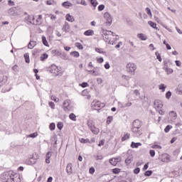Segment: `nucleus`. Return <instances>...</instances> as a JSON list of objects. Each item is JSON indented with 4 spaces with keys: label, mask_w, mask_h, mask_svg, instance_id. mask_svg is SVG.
Segmentation results:
<instances>
[{
    "label": "nucleus",
    "mask_w": 182,
    "mask_h": 182,
    "mask_svg": "<svg viewBox=\"0 0 182 182\" xmlns=\"http://www.w3.org/2000/svg\"><path fill=\"white\" fill-rule=\"evenodd\" d=\"M152 149H161V146L160 145H154Z\"/></svg>",
    "instance_id": "obj_64"
},
{
    "label": "nucleus",
    "mask_w": 182,
    "mask_h": 182,
    "mask_svg": "<svg viewBox=\"0 0 182 182\" xmlns=\"http://www.w3.org/2000/svg\"><path fill=\"white\" fill-rule=\"evenodd\" d=\"M51 100H53V102H55V103H58V102H59V98L52 95Z\"/></svg>",
    "instance_id": "obj_45"
},
{
    "label": "nucleus",
    "mask_w": 182,
    "mask_h": 182,
    "mask_svg": "<svg viewBox=\"0 0 182 182\" xmlns=\"http://www.w3.org/2000/svg\"><path fill=\"white\" fill-rule=\"evenodd\" d=\"M26 21H27V22H29V23H31V25H35V17H33V16H28L26 18Z\"/></svg>",
    "instance_id": "obj_11"
},
{
    "label": "nucleus",
    "mask_w": 182,
    "mask_h": 182,
    "mask_svg": "<svg viewBox=\"0 0 182 182\" xmlns=\"http://www.w3.org/2000/svg\"><path fill=\"white\" fill-rule=\"evenodd\" d=\"M27 137H31V139H35V137H38V132H34L33 134L27 135Z\"/></svg>",
    "instance_id": "obj_29"
},
{
    "label": "nucleus",
    "mask_w": 182,
    "mask_h": 182,
    "mask_svg": "<svg viewBox=\"0 0 182 182\" xmlns=\"http://www.w3.org/2000/svg\"><path fill=\"white\" fill-rule=\"evenodd\" d=\"M85 36H93L95 35V31L93 30H87L84 32Z\"/></svg>",
    "instance_id": "obj_16"
},
{
    "label": "nucleus",
    "mask_w": 182,
    "mask_h": 182,
    "mask_svg": "<svg viewBox=\"0 0 182 182\" xmlns=\"http://www.w3.org/2000/svg\"><path fill=\"white\" fill-rule=\"evenodd\" d=\"M173 129V126L171 125H167L166 128L164 129L165 133H168L170 132V129Z\"/></svg>",
    "instance_id": "obj_31"
},
{
    "label": "nucleus",
    "mask_w": 182,
    "mask_h": 182,
    "mask_svg": "<svg viewBox=\"0 0 182 182\" xmlns=\"http://www.w3.org/2000/svg\"><path fill=\"white\" fill-rule=\"evenodd\" d=\"M132 161H133L132 156H129L125 159V163H126V164H127V166H129V164H130V163H132Z\"/></svg>",
    "instance_id": "obj_23"
},
{
    "label": "nucleus",
    "mask_w": 182,
    "mask_h": 182,
    "mask_svg": "<svg viewBox=\"0 0 182 182\" xmlns=\"http://www.w3.org/2000/svg\"><path fill=\"white\" fill-rule=\"evenodd\" d=\"M24 58H25V60H26V63H29L30 60H29V53H25L24 54Z\"/></svg>",
    "instance_id": "obj_32"
},
{
    "label": "nucleus",
    "mask_w": 182,
    "mask_h": 182,
    "mask_svg": "<svg viewBox=\"0 0 182 182\" xmlns=\"http://www.w3.org/2000/svg\"><path fill=\"white\" fill-rule=\"evenodd\" d=\"M79 141H80V143H83V144H85V143H90V141L89 139H85L83 138H81V139H79Z\"/></svg>",
    "instance_id": "obj_34"
},
{
    "label": "nucleus",
    "mask_w": 182,
    "mask_h": 182,
    "mask_svg": "<svg viewBox=\"0 0 182 182\" xmlns=\"http://www.w3.org/2000/svg\"><path fill=\"white\" fill-rule=\"evenodd\" d=\"M148 168H149V162L146 163V164L144 166L142 170H143V171H146V170H147Z\"/></svg>",
    "instance_id": "obj_53"
},
{
    "label": "nucleus",
    "mask_w": 182,
    "mask_h": 182,
    "mask_svg": "<svg viewBox=\"0 0 182 182\" xmlns=\"http://www.w3.org/2000/svg\"><path fill=\"white\" fill-rule=\"evenodd\" d=\"M48 105L51 109H55V103L53 102H50Z\"/></svg>",
    "instance_id": "obj_55"
},
{
    "label": "nucleus",
    "mask_w": 182,
    "mask_h": 182,
    "mask_svg": "<svg viewBox=\"0 0 182 182\" xmlns=\"http://www.w3.org/2000/svg\"><path fill=\"white\" fill-rule=\"evenodd\" d=\"M166 68H168V63L167 62V60H164L163 69H166Z\"/></svg>",
    "instance_id": "obj_49"
},
{
    "label": "nucleus",
    "mask_w": 182,
    "mask_h": 182,
    "mask_svg": "<svg viewBox=\"0 0 182 182\" xmlns=\"http://www.w3.org/2000/svg\"><path fill=\"white\" fill-rule=\"evenodd\" d=\"M95 50L98 53H102L105 54V51H103V49L102 48H96Z\"/></svg>",
    "instance_id": "obj_48"
},
{
    "label": "nucleus",
    "mask_w": 182,
    "mask_h": 182,
    "mask_svg": "<svg viewBox=\"0 0 182 182\" xmlns=\"http://www.w3.org/2000/svg\"><path fill=\"white\" fill-rule=\"evenodd\" d=\"M57 127L59 129V130H62V129H63V124L62 122H58Z\"/></svg>",
    "instance_id": "obj_43"
},
{
    "label": "nucleus",
    "mask_w": 182,
    "mask_h": 182,
    "mask_svg": "<svg viewBox=\"0 0 182 182\" xmlns=\"http://www.w3.org/2000/svg\"><path fill=\"white\" fill-rule=\"evenodd\" d=\"M132 132L134 133V136L136 137H139V136H141L143 132H141V129L140 128H132Z\"/></svg>",
    "instance_id": "obj_7"
},
{
    "label": "nucleus",
    "mask_w": 182,
    "mask_h": 182,
    "mask_svg": "<svg viewBox=\"0 0 182 182\" xmlns=\"http://www.w3.org/2000/svg\"><path fill=\"white\" fill-rule=\"evenodd\" d=\"M8 4L9 5V6H14V5H15V3L11 0H9Z\"/></svg>",
    "instance_id": "obj_60"
},
{
    "label": "nucleus",
    "mask_w": 182,
    "mask_h": 182,
    "mask_svg": "<svg viewBox=\"0 0 182 182\" xmlns=\"http://www.w3.org/2000/svg\"><path fill=\"white\" fill-rule=\"evenodd\" d=\"M169 116L172 117V120H176V119H177V113L176 112V111H171L169 112Z\"/></svg>",
    "instance_id": "obj_20"
},
{
    "label": "nucleus",
    "mask_w": 182,
    "mask_h": 182,
    "mask_svg": "<svg viewBox=\"0 0 182 182\" xmlns=\"http://www.w3.org/2000/svg\"><path fill=\"white\" fill-rule=\"evenodd\" d=\"M46 159H50V157H52V152L48 151V152L46 154Z\"/></svg>",
    "instance_id": "obj_56"
},
{
    "label": "nucleus",
    "mask_w": 182,
    "mask_h": 182,
    "mask_svg": "<svg viewBox=\"0 0 182 182\" xmlns=\"http://www.w3.org/2000/svg\"><path fill=\"white\" fill-rule=\"evenodd\" d=\"M154 106L156 109H163V101L156 100L154 102Z\"/></svg>",
    "instance_id": "obj_8"
},
{
    "label": "nucleus",
    "mask_w": 182,
    "mask_h": 182,
    "mask_svg": "<svg viewBox=\"0 0 182 182\" xmlns=\"http://www.w3.org/2000/svg\"><path fill=\"white\" fill-rule=\"evenodd\" d=\"M65 18L68 22H75V18L69 14L65 16Z\"/></svg>",
    "instance_id": "obj_19"
},
{
    "label": "nucleus",
    "mask_w": 182,
    "mask_h": 182,
    "mask_svg": "<svg viewBox=\"0 0 182 182\" xmlns=\"http://www.w3.org/2000/svg\"><path fill=\"white\" fill-rule=\"evenodd\" d=\"M63 109L65 112H72L73 107L70 105V100H65L63 104Z\"/></svg>",
    "instance_id": "obj_3"
},
{
    "label": "nucleus",
    "mask_w": 182,
    "mask_h": 182,
    "mask_svg": "<svg viewBox=\"0 0 182 182\" xmlns=\"http://www.w3.org/2000/svg\"><path fill=\"white\" fill-rule=\"evenodd\" d=\"M136 69H137V67L136 66V64L133 63H129L127 65V70L129 73H134Z\"/></svg>",
    "instance_id": "obj_5"
},
{
    "label": "nucleus",
    "mask_w": 182,
    "mask_h": 182,
    "mask_svg": "<svg viewBox=\"0 0 182 182\" xmlns=\"http://www.w3.org/2000/svg\"><path fill=\"white\" fill-rule=\"evenodd\" d=\"M103 58H97V62H98V63H103Z\"/></svg>",
    "instance_id": "obj_57"
},
{
    "label": "nucleus",
    "mask_w": 182,
    "mask_h": 182,
    "mask_svg": "<svg viewBox=\"0 0 182 182\" xmlns=\"http://www.w3.org/2000/svg\"><path fill=\"white\" fill-rule=\"evenodd\" d=\"M70 29V26H69V24L68 23L64 24L63 27V31H64V32H69Z\"/></svg>",
    "instance_id": "obj_24"
},
{
    "label": "nucleus",
    "mask_w": 182,
    "mask_h": 182,
    "mask_svg": "<svg viewBox=\"0 0 182 182\" xmlns=\"http://www.w3.org/2000/svg\"><path fill=\"white\" fill-rule=\"evenodd\" d=\"M130 139V134L127 133L124 134V136H122V141H126V140Z\"/></svg>",
    "instance_id": "obj_26"
},
{
    "label": "nucleus",
    "mask_w": 182,
    "mask_h": 182,
    "mask_svg": "<svg viewBox=\"0 0 182 182\" xmlns=\"http://www.w3.org/2000/svg\"><path fill=\"white\" fill-rule=\"evenodd\" d=\"M87 126L90 129V130L94 134H99V129L96 128L95 126V122H93L92 120L88 119L87 122Z\"/></svg>",
    "instance_id": "obj_2"
},
{
    "label": "nucleus",
    "mask_w": 182,
    "mask_h": 182,
    "mask_svg": "<svg viewBox=\"0 0 182 182\" xmlns=\"http://www.w3.org/2000/svg\"><path fill=\"white\" fill-rule=\"evenodd\" d=\"M148 24L149 25V26H151V28H153L154 29H156V31H160V29H159V28H157V24L151 21H148Z\"/></svg>",
    "instance_id": "obj_15"
},
{
    "label": "nucleus",
    "mask_w": 182,
    "mask_h": 182,
    "mask_svg": "<svg viewBox=\"0 0 182 182\" xmlns=\"http://www.w3.org/2000/svg\"><path fill=\"white\" fill-rule=\"evenodd\" d=\"M141 146V143H140V142H136H136L132 141V144H131V147L132 149H138L139 146Z\"/></svg>",
    "instance_id": "obj_17"
},
{
    "label": "nucleus",
    "mask_w": 182,
    "mask_h": 182,
    "mask_svg": "<svg viewBox=\"0 0 182 182\" xmlns=\"http://www.w3.org/2000/svg\"><path fill=\"white\" fill-rule=\"evenodd\" d=\"M55 127L56 125H55V123L50 124L49 129L50 130H51V132H53V130H55Z\"/></svg>",
    "instance_id": "obj_38"
},
{
    "label": "nucleus",
    "mask_w": 182,
    "mask_h": 182,
    "mask_svg": "<svg viewBox=\"0 0 182 182\" xmlns=\"http://www.w3.org/2000/svg\"><path fill=\"white\" fill-rule=\"evenodd\" d=\"M149 154H150L151 157H154L156 156V151L153 149H151L149 151Z\"/></svg>",
    "instance_id": "obj_44"
},
{
    "label": "nucleus",
    "mask_w": 182,
    "mask_h": 182,
    "mask_svg": "<svg viewBox=\"0 0 182 182\" xmlns=\"http://www.w3.org/2000/svg\"><path fill=\"white\" fill-rule=\"evenodd\" d=\"M50 72L51 73H58L59 72V68L56 66L55 64L52 65L50 67Z\"/></svg>",
    "instance_id": "obj_12"
},
{
    "label": "nucleus",
    "mask_w": 182,
    "mask_h": 182,
    "mask_svg": "<svg viewBox=\"0 0 182 182\" xmlns=\"http://www.w3.org/2000/svg\"><path fill=\"white\" fill-rule=\"evenodd\" d=\"M91 4L92 6H94L95 7L97 6V0H91Z\"/></svg>",
    "instance_id": "obj_46"
},
{
    "label": "nucleus",
    "mask_w": 182,
    "mask_h": 182,
    "mask_svg": "<svg viewBox=\"0 0 182 182\" xmlns=\"http://www.w3.org/2000/svg\"><path fill=\"white\" fill-rule=\"evenodd\" d=\"M70 55H72V56H74V58H79L80 56L79 52L77 51L71 52Z\"/></svg>",
    "instance_id": "obj_30"
},
{
    "label": "nucleus",
    "mask_w": 182,
    "mask_h": 182,
    "mask_svg": "<svg viewBox=\"0 0 182 182\" xmlns=\"http://www.w3.org/2000/svg\"><path fill=\"white\" fill-rule=\"evenodd\" d=\"M166 87H167V86H166V85L161 84L159 85V90H161V92H165L166 91Z\"/></svg>",
    "instance_id": "obj_28"
},
{
    "label": "nucleus",
    "mask_w": 182,
    "mask_h": 182,
    "mask_svg": "<svg viewBox=\"0 0 182 182\" xmlns=\"http://www.w3.org/2000/svg\"><path fill=\"white\" fill-rule=\"evenodd\" d=\"M42 42L45 46L49 47V43H48V40H46V37L45 36H43L42 37Z\"/></svg>",
    "instance_id": "obj_25"
},
{
    "label": "nucleus",
    "mask_w": 182,
    "mask_h": 182,
    "mask_svg": "<svg viewBox=\"0 0 182 182\" xmlns=\"http://www.w3.org/2000/svg\"><path fill=\"white\" fill-rule=\"evenodd\" d=\"M175 63H176V66H178V67L181 66V60H176L175 61Z\"/></svg>",
    "instance_id": "obj_58"
},
{
    "label": "nucleus",
    "mask_w": 182,
    "mask_h": 182,
    "mask_svg": "<svg viewBox=\"0 0 182 182\" xmlns=\"http://www.w3.org/2000/svg\"><path fill=\"white\" fill-rule=\"evenodd\" d=\"M120 107H129L132 105V102H128L122 106V104L119 103Z\"/></svg>",
    "instance_id": "obj_40"
},
{
    "label": "nucleus",
    "mask_w": 182,
    "mask_h": 182,
    "mask_svg": "<svg viewBox=\"0 0 182 182\" xmlns=\"http://www.w3.org/2000/svg\"><path fill=\"white\" fill-rule=\"evenodd\" d=\"M12 70H14V72H18V65H14L12 68Z\"/></svg>",
    "instance_id": "obj_63"
},
{
    "label": "nucleus",
    "mask_w": 182,
    "mask_h": 182,
    "mask_svg": "<svg viewBox=\"0 0 182 182\" xmlns=\"http://www.w3.org/2000/svg\"><path fill=\"white\" fill-rule=\"evenodd\" d=\"M146 11L147 15H149V16H153V14H151V10L150 9V8L149 7L146 8Z\"/></svg>",
    "instance_id": "obj_41"
},
{
    "label": "nucleus",
    "mask_w": 182,
    "mask_h": 182,
    "mask_svg": "<svg viewBox=\"0 0 182 182\" xmlns=\"http://www.w3.org/2000/svg\"><path fill=\"white\" fill-rule=\"evenodd\" d=\"M122 79L127 82L129 80V79H130V77L127 76V75H122Z\"/></svg>",
    "instance_id": "obj_59"
},
{
    "label": "nucleus",
    "mask_w": 182,
    "mask_h": 182,
    "mask_svg": "<svg viewBox=\"0 0 182 182\" xmlns=\"http://www.w3.org/2000/svg\"><path fill=\"white\" fill-rule=\"evenodd\" d=\"M36 46V41H31L28 43V49H33Z\"/></svg>",
    "instance_id": "obj_18"
},
{
    "label": "nucleus",
    "mask_w": 182,
    "mask_h": 182,
    "mask_svg": "<svg viewBox=\"0 0 182 182\" xmlns=\"http://www.w3.org/2000/svg\"><path fill=\"white\" fill-rule=\"evenodd\" d=\"M104 18H105V19H106L107 23H109V25H110V23H112V16H110V14L105 13Z\"/></svg>",
    "instance_id": "obj_10"
},
{
    "label": "nucleus",
    "mask_w": 182,
    "mask_h": 182,
    "mask_svg": "<svg viewBox=\"0 0 182 182\" xmlns=\"http://www.w3.org/2000/svg\"><path fill=\"white\" fill-rule=\"evenodd\" d=\"M139 173H140V168H136L135 169H134V174H139Z\"/></svg>",
    "instance_id": "obj_52"
},
{
    "label": "nucleus",
    "mask_w": 182,
    "mask_h": 182,
    "mask_svg": "<svg viewBox=\"0 0 182 182\" xmlns=\"http://www.w3.org/2000/svg\"><path fill=\"white\" fill-rule=\"evenodd\" d=\"M164 70H165L166 75H171V73H173L174 72V70L170 68H164Z\"/></svg>",
    "instance_id": "obj_22"
},
{
    "label": "nucleus",
    "mask_w": 182,
    "mask_h": 182,
    "mask_svg": "<svg viewBox=\"0 0 182 182\" xmlns=\"http://www.w3.org/2000/svg\"><path fill=\"white\" fill-rule=\"evenodd\" d=\"M134 95L135 96V99H137V97H140V92H139V90H135L134 91Z\"/></svg>",
    "instance_id": "obj_36"
},
{
    "label": "nucleus",
    "mask_w": 182,
    "mask_h": 182,
    "mask_svg": "<svg viewBox=\"0 0 182 182\" xmlns=\"http://www.w3.org/2000/svg\"><path fill=\"white\" fill-rule=\"evenodd\" d=\"M72 167H73L72 164H68L66 166V171H67V174H68V176H70V174H72V173H73Z\"/></svg>",
    "instance_id": "obj_13"
},
{
    "label": "nucleus",
    "mask_w": 182,
    "mask_h": 182,
    "mask_svg": "<svg viewBox=\"0 0 182 182\" xmlns=\"http://www.w3.org/2000/svg\"><path fill=\"white\" fill-rule=\"evenodd\" d=\"M90 173L94 174L95 173V168L92 167L90 168Z\"/></svg>",
    "instance_id": "obj_62"
},
{
    "label": "nucleus",
    "mask_w": 182,
    "mask_h": 182,
    "mask_svg": "<svg viewBox=\"0 0 182 182\" xmlns=\"http://www.w3.org/2000/svg\"><path fill=\"white\" fill-rule=\"evenodd\" d=\"M155 55L156 56V59H158L159 62H161L162 59H161V55H160V53H159V52L156 51L155 53Z\"/></svg>",
    "instance_id": "obj_35"
},
{
    "label": "nucleus",
    "mask_w": 182,
    "mask_h": 182,
    "mask_svg": "<svg viewBox=\"0 0 182 182\" xmlns=\"http://www.w3.org/2000/svg\"><path fill=\"white\" fill-rule=\"evenodd\" d=\"M113 122V117H108L107 119V124H110Z\"/></svg>",
    "instance_id": "obj_39"
},
{
    "label": "nucleus",
    "mask_w": 182,
    "mask_h": 182,
    "mask_svg": "<svg viewBox=\"0 0 182 182\" xmlns=\"http://www.w3.org/2000/svg\"><path fill=\"white\" fill-rule=\"evenodd\" d=\"M40 59L41 60H45V59H48V54L43 53V55H41Z\"/></svg>",
    "instance_id": "obj_37"
},
{
    "label": "nucleus",
    "mask_w": 182,
    "mask_h": 182,
    "mask_svg": "<svg viewBox=\"0 0 182 182\" xmlns=\"http://www.w3.org/2000/svg\"><path fill=\"white\" fill-rule=\"evenodd\" d=\"M119 172H120V168H114V174H119Z\"/></svg>",
    "instance_id": "obj_61"
},
{
    "label": "nucleus",
    "mask_w": 182,
    "mask_h": 182,
    "mask_svg": "<svg viewBox=\"0 0 182 182\" xmlns=\"http://www.w3.org/2000/svg\"><path fill=\"white\" fill-rule=\"evenodd\" d=\"M69 117L70 120H73V122H76V115L74 113L70 114Z\"/></svg>",
    "instance_id": "obj_27"
},
{
    "label": "nucleus",
    "mask_w": 182,
    "mask_h": 182,
    "mask_svg": "<svg viewBox=\"0 0 182 182\" xmlns=\"http://www.w3.org/2000/svg\"><path fill=\"white\" fill-rule=\"evenodd\" d=\"M141 127V122L139 119H135L132 124V128L140 129Z\"/></svg>",
    "instance_id": "obj_9"
},
{
    "label": "nucleus",
    "mask_w": 182,
    "mask_h": 182,
    "mask_svg": "<svg viewBox=\"0 0 182 182\" xmlns=\"http://www.w3.org/2000/svg\"><path fill=\"white\" fill-rule=\"evenodd\" d=\"M75 46L78 49H83V46L80 43H75Z\"/></svg>",
    "instance_id": "obj_42"
},
{
    "label": "nucleus",
    "mask_w": 182,
    "mask_h": 182,
    "mask_svg": "<svg viewBox=\"0 0 182 182\" xmlns=\"http://www.w3.org/2000/svg\"><path fill=\"white\" fill-rule=\"evenodd\" d=\"M162 163H168L170 161V155L168 154H164L161 155L159 158Z\"/></svg>",
    "instance_id": "obj_6"
},
{
    "label": "nucleus",
    "mask_w": 182,
    "mask_h": 182,
    "mask_svg": "<svg viewBox=\"0 0 182 182\" xmlns=\"http://www.w3.org/2000/svg\"><path fill=\"white\" fill-rule=\"evenodd\" d=\"M80 86H81V87H87V86H89V84L87 82H82L81 84H79Z\"/></svg>",
    "instance_id": "obj_47"
},
{
    "label": "nucleus",
    "mask_w": 182,
    "mask_h": 182,
    "mask_svg": "<svg viewBox=\"0 0 182 182\" xmlns=\"http://www.w3.org/2000/svg\"><path fill=\"white\" fill-rule=\"evenodd\" d=\"M1 180L3 182H21V175L9 171L1 175Z\"/></svg>",
    "instance_id": "obj_1"
},
{
    "label": "nucleus",
    "mask_w": 182,
    "mask_h": 182,
    "mask_svg": "<svg viewBox=\"0 0 182 182\" xmlns=\"http://www.w3.org/2000/svg\"><path fill=\"white\" fill-rule=\"evenodd\" d=\"M137 38H139V39H140L141 41H147V36H146V35L143 33H139L137 35Z\"/></svg>",
    "instance_id": "obj_21"
},
{
    "label": "nucleus",
    "mask_w": 182,
    "mask_h": 182,
    "mask_svg": "<svg viewBox=\"0 0 182 182\" xmlns=\"http://www.w3.org/2000/svg\"><path fill=\"white\" fill-rule=\"evenodd\" d=\"M120 46H123V42H122V41L119 42V43L115 46V48H116V49H119V48H120Z\"/></svg>",
    "instance_id": "obj_51"
},
{
    "label": "nucleus",
    "mask_w": 182,
    "mask_h": 182,
    "mask_svg": "<svg viewBox=\"0 0 182 182\" xmlns=\"http://www.w3.org/2000/svg\"><path fill=\"white\" fill-rule=\"evenodd\" d=\"M91 107L93 110H97L99 107H105V104L101 103L99 100H94L91 103Z\"/></svg>",
    "instance_id": "obj_4"
},
{
    "label": "nucleus",
    "mask_w": 182,
    "mask_h": 182,
    "mask_svg": "<svg viewBox=\"0 0 182 182\" xmlns=\"http://www.w3.org/2000/svg\"><path fill=\"white\" fill-rule=\"evenodd\" d=\"M166 97L167 99H170V97H171V92L168 91V92L166 93Z\"/></svg>",
    "instance_id": "obj_50"
},
{
    "label": "nucleus",
    "mask_w": 182,
    "mask_h": 182,
    "mask_svg": "<svg viewBox=\"0 0 182 182\" xmlns=\"http://www.w3.org/2000/svg\"><path fill=\"white\" fill-rule=\"evenodd\" d=\"M62 6L65 8L66 9H69L70 6H73V4L70 3V1H65L62 4Z\"/></svg>",
    "instance_id": "obj_14"
},
{
    "label": "nucleus",
    "mask_w": 182,
    "mask_h": 182,
    "mask_svg": "<svg viewBox=\"0 0 182 182\" xmlns=\"http://www.w3.org/2000/svg\"><path fill=\"white\" fill-rule=\"evenodd\" d=\"M103 9H105V5L101 4L98 6V11H102Z\"/></svg>",
    "instance_id": "obj_54"
},
{
    "label": "nucleus",
    "mask_w": 182,
    "mask_h": 182,
    "mask_svg": "<svg viewBox=\"0 0 182 182\" xmlns=\"http://www.w3.org/2000/svg\"><path fill=\"white\" fill-rule=\"evenodd\" d=\"M153 174V171H146L144 173V176L146 177H150V176H151Z\"/></svg>",
    "instance_id": "obj_33"
}]
</instances>
